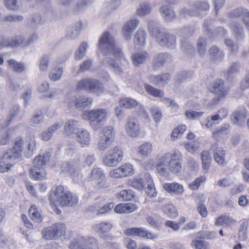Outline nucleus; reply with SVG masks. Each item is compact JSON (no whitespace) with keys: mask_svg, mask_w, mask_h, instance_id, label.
<instances>
[{"mask_svg":"<svg viewBox=\"0 0 249 249\" xmlns=\"http://www.w3.org/2000/svg\"><path fill=\"white\" fill-rule=\"evenodd\" d=\"M168 55L167 53H159L154 56L153 63V69L155 71L158 70L163 66L165 62L168 58Z\"/></svg>","mask_w":249,"mask_h":249,"instance_id":"c756f323","label":"nucleus"},{"mask_svg":"<svg viewBox=\"0 0 249 249\" xmlns=\"http://www.w3.org/2000/svg\"><path fill=\"white\" fill-rule=\"evenodd\" d=\"M92 103V99L91 98L80 97L70 103V106L71 107V104H73L76 108L83 109L87 107H90Z\"/></svg>","mask_w":249,"mask_h":249,"instance_id":"cd10ccee","label":"nucleus"},{"mask_svg":"<svg viewBox=\"0 0 249 249\" xmlns=\"http://www.w3.org/2000/svg\"><path fill=\"white\" fill-rule=\"evenodd\" d=\"M138 206L133 203H120L117 204L114 208V211L117 213H128L136 211Z\"/></svg>","mask_w":249,"mask_h":249,"instance_id":"412c9836","label":"nucleus"},{"mask_svg":"<svg viewBox=\"0 0 249 249\" xmlns=\"http://www.w3.org/2000/svg\"><path fill=\"white\" fill-rule=\"evenodd\" d=\"M126 133L130 137H136L140 132V128L137 121L134 118L128 120L125 124Z\"/></svg>","mask_w":249,"mask_h":249,"instance_id":"f3484780","label":"nucleus"},{"mask_svg":"<svg viewBox=\"0 0 249 249\" xmlns=\"http://www.w3.org/2000/svg\"><path fill=\"white\" fill-rule=\"evenodd\" d=\"M211 149L213 153V158L218 164L225 163V151L221 147L219 146L216 143L211 145Z\"/></svg>","mask_w":249,"mask_h":249,"instance_id":"aec40b11","label":"nucleus"},{"mask_svg":"<svg viewBox=\"0 0 249 249\" xmlns=\"http://www.w3.org/2000/svg\"><path fill=\"white\" fill-rule=\"evenodd\" d=\"M121 107L126 108H131L138 105V103L135 100L129 98H123L119 100Z\"/></svg>","mask_w":249,"mask_h":249,"instance_id":"c03bdc74","label":"nucleus"},{"mask_svg":"<svg viewBox=\"0 0 249 249\" xmlns=\"http://www.w3.org/2000/svg\"><path fill=\"white\" fill-rule=\"evenodd\" d=\"M170 78V74L165 73L156 76H150L149 80L155 85H161L164 86L168 82Z\"/></svg>","mask_w":249,"mask_h":249,"instance_id":"a878e982","label":"nucleus"},{"mask_svg":"<svg viewBox=\"0 0 249 249\" xmlns=\"http://www.w3.org/2000/svg\"><path fill=\"white\" fill-rule=\"evenodd\" d=\"M24 143L23 139L21 137H18L14 141L12 148L8 149L2 154L0 158L1 173L8 171L13 165L11 161L21 155Z\"/></svg>","mask_w":249,"mask_h":249,"instance_id":"7ed1b4c3","label":"nucleus"},{"mask_svg":"<svg viewBox=\"0 0 249 249\" xmlns=\"http://www.w3.org/2000/svg\"><path fill=\"white\" fill-rule=\"evenodd\" d=\"M206 42L202 38H199L197 41V51L200 55L203 54L205 52Z\"/></svg>","mask_w":249,"mask_h":249,"instance_id":"4d7b16f0","label":"nucleus"},{"mask_svg":"<svg viewBox=\"0 0 249 249\" xmlns=\"http://www.w3.org/2000/svg\"><path fill=\"white\" fill-rule=\"evenodd\" d=\"M92 65V62L90 60H87L83 62L81 64L78 72H82L88 70Z\"/></svg>","mask_w":249,"mask_h":249,"instance_id":"e2e57ef3","label":"nucleus"},{"mask_svg":"<svg viewBox=\"0 0 249 249\" xmlns=\"http://www.w3.org/2000/svg\"><path fill=\"white\" fill-rule=\"evenodd\" d=\"M197 211L199 214L203 217H206L208 215V211L206 206L200 203L197 206Z\"/></svg>","mask_w":249,"mask_h":249,"instance_id":"bf43d9fd","label":"nucleus"},{"mask_svg":"<svg viewBox=\"0 0 249 249\" xmlns=\"http://www.w3.org/2000/svg\"><path fill=\"white\" fill-rule=\"evenodd\" d=\"M164 224L166 227L171 228L174 231H178L180 228L179 223L173 221L167 220Z\"/></svg>","mask_w":249,"mask_h":249,"instance_id":"69168bd1","label":"nucleus"},{"mask_svg":"<svg viewBox=\"0 0 249 249\" xmlns=\"http://www.w3.org/2000/svg\"><path fill=\"white\" fill-rule=\"evenodd\" d=\"M76 90L88 91L100 95L104 92V88L103 84L99 81L90 78H86L77 82Z\"/></svg>","mask_w":249,"mask_h":249,"instance_id":"39448f33","label":"nucleus"},{"mask_svg":"<svg viewBox=\"0 0 249 249\" xmlns=\"http://www.w3.org/2000/svg\"><path fill=\"white\" fill-rule=\"evenodd\" d=\"M105 177L103 171L99 168H94L91 172L90 176L91 180L97 181Z\"/></svg>","mask_w":249,"mask_h":249,"instance_id":"de8ad7c7","label":"nucleus"},{"mask_svg":"<svg viewBox=\"0 0 249 249\" xmlns=\"http://www.w3.org/2000/svg\"><path fill=\"white\" fill-rule=\"evenodd\" d=\"M161 15L167 21H171L175 18V14L169 5H163L160 10Z\"/></svg>","mask_w":249,"mask_h":249,"instance_id":"c9c22d12","label":"nucleus"},{"mask_svg":"<svg viewBox=\"0 0 249 249\" xmlns=\"http://www.w3.org/2000/svg\"><path fill=\"white\" fill-rule=\"evenodd\" d=\"M209 90L217 95V100L224 98L228 94L229 89L224 87V82L222 79H217L209 88Z\"/></svg>","mask_w":249,"mask_h":249,"instance_id":"4468645a","label":"nucleus"},{"mask_svg":"<svg viewBox=\"0 0 249 249\" xmlns=\"http://www.w3.org/2000/svg\"><path fill=\"white\" fill-rule=\"evenodd\" d=\"M123 158L122 149L116 146L110 150L103 159V162L108 166H113L121 162Z\"/></svg>","mask_w":249,"mask_h":249,"instance_id":"9d476101","label":"nucleus"},{"mask_svg":"<svg viewBox=\"0 0 249 249\" xmlns=\"http://www.w3.org/2000/svg\"><path fill=\"white\" fill-rule=\"evenodd\" d=\"M78 122L75 120H69L65 123L64 133L67 135L74 133L75 129L78 126Z\"/></svg>","mask_w":249,"mask_h":249,"instance_id":"79ce46f5","label":"nucleus"},{"mask_svg":"<svg viewBox=\"0 0 249 249\" xmlns=\"http://www.w3.org/2000/svg\"><path fill=\"white\" fill-rule=\"evenodd\" d=\"M162 209L164 213L170 218H175L178 215L176 207L172 204H166L163 206Z\"/></svg>","mask_w":249,"mask_h":249,"instance_id":"72a5a7b5","label":"nucleus"},{"mask_svg":"<svg viewBox=\"0 0 249 249\" xmlns=\"http://www.w3.org/2000/svg\"><path fill=\"white\" fill-rule=\"evenodd\" d=\"M49 200L54 212L59 214L61 212L57 208L58 205L61 207L72 206L78 203V199L67 187L59 185L52 188L49 193Z\"/></svg>","mask_w":249,"mask_h":249,"instance_id":"f257e3e1","label":"nucleus"},{"mask_svg":"<svg viewBox=\"0 0 249 249\" xmlns=\"http://www.w3.org/2000/svg\"><path fill=\"white\" fill-rule=\"evenodd\" d=\"M139 23L137 19L130 20L124 25L123 29V34L126 40L130 39L132 32L136 28Z\"/></svg>","mask_w":249,"mask_h":249,"instance_id":"b1692460","label":"nucleus"},{"mask_svg":"<svg viewBox=\"0 0 249 249\" xmlns=\"http://www.w3.org/2000/svg\"><path fill=\"white\" fill-rule=\"evenodd\" d=\"M109 65L111 67L114 71L118 74H121L123 72L122 68L119 66L118 63H116L115 60L111 59L108 62Z\"/></svg>","mask_w":249,"mask_h":249,"instance_id":"13d9d810","label":"nucleus"},{"mask_svg":"<svg viewBox=\"0 0 249 249\" xmlns=\"http://www.w3.org/2000/svg\"><path fill=\"white\" fill-rule=\"evenodd\" d=\"M163 188L165 191L171 195H181L184 192L183 185L175 182L165 183L163 185Z\"/></svg>","mask_w":249,"mask_h":249,"instance_id":"6ab92c4d","label":"nucleus"},{"mask_svg":"<svg viewBox=\"0 0 249 249\" xmlns=\"http://www.w3.org/2000/svg\"><path fill=\"white\" fill-rule=\"evenodd\" d=\"M7 63L10 68H12L15 72L21 73L25 70L23 64L18 62L14 59L8 60Z\"/></svg>","mask_w":249,"mask_h":249,"instance_id":"37998d69","label":"nucleus"},{"mask_svg":"<svg viewBox=\"0 0 249 249\" xmlns=\"http://www.w3.org/2000/svg\"><path fill=\"white\" fill-rule=\"evenodd\" d=\"M186 129L187 126L185 124H180L174 128L171 135L172 140L173 141L177 140L183 135Z\"/></svg>","mask_w":249,"mask_h":249,"instance_id":"a19ab883","label":"nucleus"},{"mask_svg":"<svg viewBox=\"0 0 249 249\" xmlns=\"http://www.w3.org/2000/svg\"><path fill=\"white\" fill-rule=\"evenodd\" d=\"M97 181L98 182L96 185V188L97 190H103L108 187L109 185L106 181L105 177Z\"/></svg>","mask_w":249,"mask_h":249,"instance_id":"0e129e2a","label":"nucleus"},{"mask_svg":"<svg viewBox=\"0 0 249 249\" xmlns=\"http://www.w3.org/2000/svg\"><path fill=\"white\" fill-rule=\"evenodd\" d=\"M87 47L88 44L85 42H83L81 44L75 53V59L76 60H79L84 57Z\"/></svg>","mask_w":249,"mask_h":249,"instance_id":"49530a36","label":"nucleus"},{"mask_svg":"<svg viewBox=\"0 0 249 249\" xmlns=\"http://www.w3.org/2000/svg\"><path fill=\"white\" fill-rule=\"evenodd\" d=\"M205 180L206 177L205 176H200L190 183L189 187L192 190H197L198 189L201 183L204 182Z\"/></svg>","mask_w":249,"mask_h":249,"instance_id":"3c124183","label":"nucleus"},{"mask_svg":"<svg viewBox=\"0 0 249 249\" xmlns=\"http://www.w3.org/2000/svg\"><path fill=\"white\" fill-rule=\"evenodd\" d=\"M202 166L204 170H208L211 164L212 158L208 151L204 150L201 153Z\"/></svg>","mask_w":249,"mask_h":249,"instance_id":"4c0bfd02","label":"nucleus"},{"mask_svg":"<svg viewBox=\"0 0 249 249\" xmlns=\"http://www.w3.org/2000/svg\"><path fill=\"white\" fill-rule=\"evenodd\" d=\"M145 192L148 196L150 197L156 196L157 192L153 183L148 184L145 190Z\"/></svg>","mask_w":249,"mask_h":249,"instance_id":"680f3d73","label":"nucleus"},{"mask_svg":"<svg viewBox=\"0 0 249 249\" xmlns=\"http://www.w3.org/2000/svg\"><path fill=\"white\" fill-rule=\"evenodd\" d=\"M134 170L132 165L129 163H124L119 167L111 170L109 172L110 177L118 178L131 176Z\"/></svg>","mask_w":249,"mask_h":249,"instance_id":"ddd939ff","label":"nucleus"},{"mask_svg":"<svg viewBox=\"0 0 249 249\" xmlns=\"http://www.w3.org/2000/svg\"><path fill=\"white\" fill-rule=\"evenodd\" d=\"M182 160L180 152L167 153L159 158L156 164V168L163 176H168L169 170L173 174H177L181 171Z\"/></svg>","mask_w":249,"mask_h":249,"instance_id":"f03ea898","label":"nucleus"},{"mask_svg":"<svg viewBox=\"0 0 249 249\" xmlns=\"http://www.w3.org/2000/svg\"><path fill=\"white\" fill-rule=\"evenodd\" d=\"M129 183L130 186L139 190H142L144 188L143 182L141 178H134L129 180Z\"/></svg>","mask_w":249,"mask_h":249,"instance_id":"8fccbe9b","label":"nucleus"},{"mask_svg":"<svg viewBox=\"0 0 249 249\" xmlns=\"http://www.w3.org/2000/svg\"><path fill=\"white\" fill-rule=\"evenodd\" d=\"M29 176L35 180H42L46 179L47 172L45 168L31 167L29 170Z\"/></svg>","mask_w":249,"mask_h":249,"instance_id":"5701e85b","label":"nucleus"},{"mask_svg":"<svg viewBox=\"0 0 249 249\" xmlns=\"http://www.w3.org/2000/svg\"><path fill=\"white\" fill-rule=\"evenodd\" d=\"M153 150V146L151 143L145 142L140 145L138 148V153L142 157H147L151 153Z\"/></svg>","mask_w":249,"mask_h":249,"instance_id":"e433bc0d","label":"nucleus"},{"mask_svg":"<svg viewBox=\"0 0 249 249\" xmlns=\"http://www.w3.org/2000/svg\"><path fill=\"white\" fill-rule=\"evenodd\" d=\"M77 141L82 146L88 145L90 141V134L85 129H81L76 132Z\"/></svg>","mask_w":249,"mask_h":249,"instance_id":"c85d7f7f","label":"nucleus"},{"mask_svg":"<svg viewBox=\"0 0 249 249\" xmlns=\"http://www.w3.org/2000/svg\"><path fill=\"white\" fill-rule=\"evenodd\" d=\"M115 131L111 126L104 127L101 133L98 142V147L99 149L104 150L108 147L114 139Z\"/></svg>","mask_w":249,"mask_h":249,"instance_id":"1a4fd4ad","label":"nucleus"},{"mask_svg":"<svg viewBox=\"0 0 249 249\" xmlns=\"http://www.w3.org/2000/svg\"><path fill=\"white\" fill-rule=\"evenodd\" d=\"M29 215L32 220L37 223L41 222L43 218L41 211L35 204L31 205L29 209Z\"/></svg>","mask_w":249,"mask_h":249,"instance_id":"bb28decb","label":"nucleus"},{"mask_svg":"<svg viewBox=\"0 0 249 249\" xmlns=\"http://www.w3.org/2000/svg\"><path fill=\"white\" fill-rule=\"evenodd\" d=\"M203 112L195 111H187L185 112L186 117L190 119H195L200 118Z\"/></svg>","mask_w":249,"mask_h":249,"instance_id":"052dcab7","label":"nucleus"},{"mask_svg":"<svg viewBox=\"0 0 249 249\" xmlns=\"http://www.w3.org/2000/svg\"><path fill=\"white\" fill-rule=\"evenodd\" d=\"M93 230L98 233L99 236L104 239H108V233L113 228L112 224L107 221H103L93 225Z\"/></svg>","mask_w":249,"mask_h":249,"instance_id":"dca6fc26","label":"nucleus"},{"mask_svg":"<svg viewBox=\"0 0 249 249\" xmlns=\"http://www.w3.org/2000/svg\"><path fill=\"white\" fill-rule=\"evenodd\" d=\"M69 248L71 249H99L98 240L92 237L87 239L81 238L79 242H72Z\"/></svg>","mask_w":249,"mask_h":249,"instance_id":"9b49d317","label":"nucleus"},{"mask_svg":"<svg viewBox=\"0 0 249 249\" xmlns=\"http://www.w3.org/2000/svg\"><path fill=\"white\" fill-rule=\"evenodd\" d=\"M200 235L198 238L200 239L193 240L191 246L194 249H207L208 243L201 239H212L214 237V233L213 231H200L197 233Z\"/></svg>","mask_w":249,"mask_h":249,"instance_id":"2eb2a0df","label":"nucleus"},{"mask_svg":"<svg viewBox=\"0 0 249 249\" xmlns=\"http://www.w3.org/2000/svg\"><path fill=\"white\" fill-rule=\"evenodd\" d=\"M63 69L62 68L55 69L50 73V78L53 81L58 80L61 77L63 73Z\"/></svg>","mask_w":249,"mask_h":249,"instance_id":"864d4df0","label":"nucleus"},{"mask_svg":"<svg viewBox=\"0 0 249 249\" xmlns=\"http://www.w3.org/2000/svg\"><path fill=\"white\" fill-rule=\"evenodd\" d=\"M23 41L22 37L20 36L13 37L10 40L0 36V49L6 47H16L20 45Z\"/></svg>","mask_w":249,"mask_h":249,"instance_id":"a211bd4d","label":"nucleus"},{"mask_svg":"<svg viewBox=\"0 0 249 249\" xmlns=\"http://www.w3.org/2000/svg\"><path fill=\"white\" fill-rule=\"evenodd\" d=\"M149 30L152 36H155L159 44L161 46H166L168 48L174 47L176 43V38L173 35L161 32L158 28H153L149 26Z\"/></svg>","mask_w":249,"mask_h":249,"instance_id":"0eeeda50","label":"nucleus"},{"mask_svg":"<svg viewBox=\"0 0 249 249\" xmlns=\"http://www.w3.org/2000/svg\"><path fill=\"white\" fill-rule=\"evenodd\" d=\"M148 56V54L146 52H142L133 54L131 58L133 64L135 66H138L143 63Z\"/></svg>","mask_w":249,"mask_h":249,"instance_id":"7c9ffc66","label":"nucleus"},{"mask_svg":"<svg viewBox=\"0 0 249 249\" xmlns=\"http://www.w3.org/2000/svg\"><path fill=\"white\" fill-rule=\"evenodd\" d=\"M231 18H242L244 24L249 27V12L245 11L243 8L236 9L234 10L229 14Z\"/></svg>","mask_w":249,"mask_h":249,"instance_id":"4be33fe9","label":"nucleus"},{"mask_svg":"<svg viewBox=\"0 0 249 249\" xmlns=\"http://www.w3.org/2000/svg\"><path fill=\"white\" fill-rule=\"evenodd\" d=\"M66 227L63 223H56L44 229L42 231L43 238L46 240H53L64 235Z\"/></svg>","mask_w":249,"mask_h":249,"instance_id":"423d86ee","label":"nucleus"},{"mask_svg":"<svg viewBox=\"0 0 249 249\" xmlns=\"http://www.w3.org/2000/svg\"><path fill=\"white\" fill-rule=\"evenodd\" d=\"M98 46L102 52L111 51L118 62H123L124 65L128 64V62L124 57L122 50L116 47L114 38L107 31L102 35L99 39Z\"/></svg>","mask_w":249,"mask_h":249,"instance_id":"20e7f679","label":"nucleus"},{"mask_svg":"<svg viewBox=\"0 0 249 249\" xmlns=\"http://www.w3.org/2000/svg\"><path fill=\"white\" fill-rule=\"evenodd\" d=\"M61 173L73 177L76 176L75 169L72 164L68 161L63 162L60 167Z\"/></svg>","mask_w":249,"mask_h":249,"instance_id":"473e14b6","label":"nucleus"},{"mask_svg":"<svg viewBox=\"0 0 249 249\" xmlns=\"http://www.w3.org/2000/svg\"><path fill=\"white\" fill-rule=\"evenodd\" d=\"M18 108L16 107L15 109H13L11 110L10 114L7 117V119L5 121L4 125L6 126H7L10 124L11 122L14 120L16 116L18 114Z\"/></svg>","mask_w":249,"mask_h":249,"instance_id":"603ef678","label":"nucleus"},{"mask_svg":"<svg viewBox=\"0 0 249 249\" xmlns=\"http://www.w3.org/2000/svg\"><path fill=\"white\" fill-rule=\"evenodd\" d=\"M124 232L126 236H137L146 239L154 240L157 237L156 234L142 228H129L125 230Z\"/></svg>","mask_w":249,"mask_h":249,"instance_id":"f8f14e48","label":"nucleus"},{"mask_svg":"<svg viewBox=\"0 0 249 249\" xmlns=\"http://www.w3.org/2000/svg\"><path fill=\"white\" fill-rule=\"evenodd\" d=\"M125 245L127 249H136L137 246L136 242L130 239L125 241Z\"/></svg>","mask_w":249,"mask_h":249,"instance_id":"774afa93","label":"nucleus"},{"mask_svg":"<svg viewBox=\"0 0 249 249\" xmlns=\"http://www.w3.org/2000/svg\"><path fill=\"white\" fill-rule=\"evenodd\" d=\"M51 154L46 152L43 156L38 155L35 157L33 161L32 167L44 168L47 162L50 160Z\"/></svg>","mask_w":249,"mask_h":249,"instance_id":"393cba45","label":"nucleus"},{"mask_svg":"<svg viewBox=\"0 0 249 249\" xmlns=\"http://www.w3.org/2000/svg\"><path fill=\"white\" fill-rule=\"evenodd\" d=\"M247 115V111L246 109L236 111L231 116V120L233 124H237L239 121H244L246 118Z\"/></svg>","mask_w":249,"mask_h":249,"instance_id":"ea45409f","label":"nucleus"},{"mask_svg":"<svg viewBox=\"0 0 249 249\" xmlns=\"http://www.w3.org/2000/svg\"><path fill=\"white\" fill-rule=\"evenodd\" d=\"M134 197V192L130 190H123L116 194V197L122 201H130Z\"/></svg>","mask_w":249,"mask_h":249,"instance_id":"58836bf2","label":"nucleus"},{"mask_svg":"<svg viewBox=\"0 0 249 249\" xmlns=\"http://www.w3.org/2000/svg\"><path fill=\"white\" fill-rule=\"evenodd\" d=\"M151 112L152 114L154 120L156 122H159L162 117L161 111L156 108H153L151 109Z\"/></svg>","mask_w":249,"mask_h":249,"instance_id":"338daca9","label":"nucleus"},{"mask_svg":"<svg viewBox=\"0 0 249 249\" xmlns=\"http://www.w3.org/2000/svg\"><path fill=\"white\" fill-rule=\"evenodd\" d=\"M236 220L231 217L226 215H221L218 217L215 222L216 226H231L235 223Z\"/></svg>","mask_w":249,"mask_h":249,"instance_id":"2f4dec72","label":"nucleus"},{"mask_svg":"<svg viewBox=\"0 0 249 249\" xmlns=\"http://www.w3.org/2000/svg\"><path fill=\"white\" fill-rule=\"evenodd\" d=\"M49 65V56L44 55L40 59L39 62V69L41 71L47 70Z\"/></svg>","mask_w":249,"mask_h":249,"instance_id":"5fc2aeb1","label":"nucleus"},{"mask_svg":"<svg viewBox=\"0 0 249 249\" xmlns=\"http://www.w3.org/2000/svg\"><path fill=\"white\" fill-rule=\"evenodd\" d=\"M151 8L148 4L144 3L141 4L140 7L137 9V15L140 16H144L149 14L151 12Z\"/></svg>","mask_w":249,"mask_h":249,"instance_id":"09e8293b","label":"nucleus"},{"mask_svg":"<svg viewBox=\"0 0 249 249\" xmlns=\"http://www.w3.org/2000/svg\"><path fill=\"white\" fill-rule=\"evenodd\" d=\"M113 207V204L109 203L104 205L97 211V214H103L109 212Z\"/></svg>","mask_w":249,"mask_h":249,"instance_id":"6e6d98bb","label":"nucleus"},{"mask_svg":"<svg viewBox=\"0 0 249 249\" xmlns=\"http://www.w3.org/2000/svg\"><path fill=\"white\" fill-rule=\"evenodd\" d=\"M146 34L143 30L139 29L135 35V46L138 49L145 44Z\"/></svg>","mask_w":249,"mask_h":249,"instance_id":"f704fd0d","label":"nucleus"},{"mask_svg":"<svg viewBox=\"0 0 249 249\" xmlns=\"http://www.w3.org/2000/svg\"><path fill=\"white\" fill-rule=\"evenodd\" d=\"M107 115L106 109L98 108L84 111L82 117L84 120L89 121L90 124H99L106 120Z\"/></svg>","mask_w":249,"mask_h":249,"instance_id":"6e6552de","label":"nucleus"},{"mask_svg":"<svg viewBox=\"0 0 249 249\" xmlns=\"http://www.w3.org/2000/svg\"><path fill=\"white\" fill-rule=\"evenodd\" d=\"M144 88L148 94L154 97L160 98L163 96V92L162 91L154 88L148 84L144 85Z\"/></svg>","mask_w":249,"mask_h":249,"instance_id":"a18cd8bd","label":"nucleus"}]
</instances>
